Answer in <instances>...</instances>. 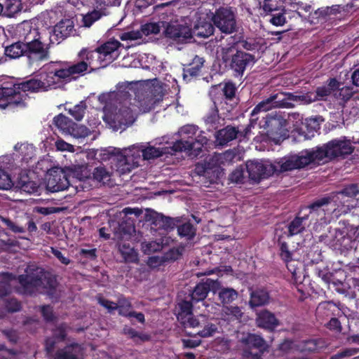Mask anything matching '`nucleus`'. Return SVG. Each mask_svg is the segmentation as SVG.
Segmentation results:
<instances>
[{"label": "nucleus", "instance_id": "obj_8", "mask_svg": "<svg viewBox=\"0 0 359 359\" xmlns=\"http://www.w3.org/2000/svg\"><path fill=\"white\" fill-rule=\"evenodd\" d=\"M55 342L53 339H46L44 349L48 359H82L84 348L81 344L72 342L55 350Z\"/></svg>", "mask_w": 359, "mask_h": 359}, {"label": "nucleus", "instance_id": "obj_57", "mask_svg": "<svg viewBox=\"0 0 359 359\" xmlns=\"http://www.w3.org/2000/svg\"><path fill=\"white\" fill-rule=\"evenodd\" d=\"M330 15H331L329 12L328 6L322 7L315 11L313 13H310V16H309L308 20L311 23H316L315 20L318 22L320 19H325Z\"/></svg>", "mask_w": 359, "mask_h": 359}, {"label": "nucleus", "instance_id": "obj_11", "mask_svg": "<svg viewBox=\"0 0 359 359\" xmlns=\"http://www.w3.org/2000/svg\"><path fill=\"white\" fill-rule=\"evenodd\" d=\"M334 198L331 196H325L318 198L311 203L308 206L309 213L306 215L307 219L314 221L315 223H324L326 222V215L336 210Z\"/></svg>", "mask_w": 359, "mask_h": 359}, {"label": "nucleus", "instance_id": "obj_4", "mask_svg": "<svg viewBox=\"0 0 359 359\" xmlns=\"http://www.w3.org/2000/svg\"><path fill=\"white\" fill-rule=\"evenodd\" d=\"M180 140L174 142L173 145L167 148L173 152L194 151L196 156L202 151L207 143V138L198 132V128L194 125H187L182 127L179 131Z\"/></svg>", "mask_w": 359, "mask_h": 359}, {"label": "nucleus", "instance_id": "obj_36", "mask_svg": "<svg viewBox=\"0 0 359 359\" xmlns=\"http://www.w3.org/2000/svg\"><path fill=\"white\" fill-rule=\"evenodd\" d=\"M115 119L120 125L128 126L133 124L135 121L133 112L132 109L128 107H121L115 114Z\"/></svg>", "mask_w": 359, "mask_h": 359}, {"label": "nucleus", "instance_id": "obj_30", "mask_svg": "<svg viewBox=\"0 0 359 359\" xmlns=\"http://www.w3.org/2000/svg\"><path fill=\"white\" fill-rule=\"evenodd\" d=\"M216 294L218 295V300L224 306L232 303L238 297V292L236 290L222 286L221 281H219V287Z\"/></svg>", "mask_w": 359, "mask_h": 359}, {"label": "nucleus", "instance_id": "obj_43", "mask_svg": "<svg viewBox=\"0 0 359 359\" xmlns=\"http://www.w3.org/2000/svg\"><path fill=\"white\" fill-rule=\"evenodd\" d=\"M18 187L24 191L32 194L39 189V185L36 182L29 180L28 176H21L18 182Z\"/></svg>", "mask_w": 359, "mask_h": 359}, {"label": "nucleus", "instance_id": "obj_12", "mask_svg": "<svg viewBox=\"0 0 359 359\" xmlns=\"http://www.w3.org/2000/svg\"><path fill=\"white\" fill-rule=\"evenodd\" d=\"M122 46L117 40H111L102 43L94 50L93 57L96 67H104L115 60L119 55L118 48Z\"/></svg>", "mask_w": 359, "mask_h": 359}, {"label": "nucleus", "instance_id": "obj_3", "mask_svg": "<svg viewBox=\"0 0 359 359\" xmlns=\"http://www.w3.org/2000/svg\"><path fill=\"white\" fill-rule=\"evenodd\" d=\"M312 150L316 161L319 163L324 159L331 161L338 158H344L354 151L355 147L349 139L342 136L333 139L322 146L316 147Z\"/></svg>", "mask_w": 359, "mask_h": 359}, {"label": "nucleus", "instance_id": "obj_25", "mask_svg": "<svg viewBox=\"0 0 359 359\" xmlns=\"http://www.w3.org/2000/svg\"><path fill=\"white\" fill-rule=\"evenodd\" d=\"M205 60L198 55H195L191 62L184 65L183 79L187 82L190 81L193 78L199 75L203 67Z\"/></svg>", "mask_w": 359, "mask_h": 359}, {"label": "nucleus", "instance_id": "obj_23", "mask_svg": "<svg viewBox=\"0 0 359 359\" xmlns=\"http://www.w3.org/2000/svg\"><path fill=\"white\" fill-rule=\"evenodd\" d=\"M249 306L254 309L264 306L269 304L271 297L269 292L264 287H257L255 290L250 288Z\"/></svg>", "mask_w": 359, "mask_h": 359}, {"label": "nucleus", "instance_id": "obj_39", "mask_svg": "<svg viewBox=\"0 0 359 359\" xmlns=\"http://www.w3.org/2000/svg\"><path fill=\"white\" fill-rule=\"evenodd\" d=\"M4 6V15L12 18L21 11L22 4L21 0H6Z\"/></svg>", "mask_w": 359, "mask_h": 359}, {"label": "nucleus", "instance_id": "obj_32", "mask_svg": "<svg viewBox=\"0 0 359 359\" xmlns=\"http://www.w3.org/2000/svg\"><path fill=\"white\" fill-rule=\"evenodd\" d=\"M178 221L175 219L164 216L162 214L156 213L153 216V224L157 226L158 229H163L165 230H172L177 226Z\"/></svg>", "mask_w": 359, "mask_h": 359}, {"label": "nucleus", "instance_id": "obj_19", "mask_svg": "<svg viewBox=\"0 0 359 359\" xmlns=\"http://www.w3.org/2000/svg\"><path fill=\"white\" fill-rule=\"evenodd\" d=\"M70 183L67 175L62 170L55 171L50 174L47 180L46 189L52 193L66 190Z\"/></svg>", "mask_w": 359, "mask_h": 359}, {"label": "nucleus", "instance_id": "obj_5", "mask_svg": "<svg viewBox=\"0 0 359 359\" xmlns=\"http://www.w3.org/2000/svg\"><path fill=\"white\" fill-rule=\"evenodd\" d=\"M222 60L226 67L233 72L235 77H242L248 68H251L257 60L254 55L234 47L222 48Z\"/></svg>", "mask_w": 359, "mask_h": 359}, {"label": "nucleus", "instance_id": "obj_16", "mask_svg": "<svg viewBox=\"0 0 359 359\" xmlns=\"http://www.w3.org/2000/svg\"><path fill=\"white\" fill-rule=\"evenodd\" d=\"M17 280L20 284L18 292L22 294L32 295L43 283L41 276L34 273L19 275Z\"/></svg>", "mask_w": 359, "mask_h": 359}, {"label": "nucleus", "instance_id": "obj_53", "mask_svg": "<svg viewBox=\"0 0 359 359\" xmlns=\"http://www.w3.org/2000/svg\"><path fill=\"white\" fill-rule=\"evenodd\" d=\"M184 251V247L182 245H180L177 248H170L167 252L164 254L163 259L165 261L168 262L176 261L182 257Z\"/></svg>", "mask_w": 359, "mask_h": 359}, {"label": "nucleus", "instance_id": "obj_41", "mask_svg": "<svg viewBox=\"0 0 359 359\" xmlns=\"http://www.w3.org/2000/svg\"><path fill=\"white\" fill-rule=\"evenodd\" d=\"M203 323L204 324H202L201 327H203L202 330L197 332V335L199 337L203 338L212 337L217 332V325L211 323L206 316Z\"/></svg>", "mask_w": 359, "mask_h": 359}, {"label": "nucleus", "instance_id": "obj_29", "mask_svg": "<svg viewBox=\"0 0 359 359\" xmlns=\"http://www.w3.org/2000/svg\"><path fill=\"white\" fill-rule=\"evenodd\" d=\"M53 125L65 136L69 135L74 121L63 114H59L53 119Z\"/></svg>", "mask_w": 359, "mask_h": 359}, {"label": "nucleus", "instance_id": "obj_62", "mask_svg": "<svg viewBox=\"0 0 359 359\" xmlns=\"http://www.w3.org/2000/svg\"><path fill=\"white\" fill-rule=\"evenodd\" d=\"M280 257L287 264L292 260V254L289 250L287 243L285 241L280 244Z\"/></svg>", "mask_w": 359, "mask_h": 359}, {"label": "nucleus", "instance_id": "obj_31", "mask_svg": "<svg viewBox=\"0 0 359 359\" xmlns=\"http://www.w3.org/2000/svg\"><path fill=\"white\" fill-rule=\"evenodd\" d=\"M351 243V238L348 236V233L346 231L341 229L335 230L334 234L331 240V244L335 249H347L350 247Z\"/></svg>", "mask_w": 359, "mask_h": 359}, {"label": "nucleus", "instance_id": "obj_37", "mask_svg": "<svg viewBox=\"0 0 359 359\" xmlns=\"http://www.w3.org/2000/svg\"><path fill=\"white\" fill-rule=\"evenodd\" d=\"M220 88L222 91L224 96L226 100H231L236 95V87L234 83L232 82L225 83L223 87H222V84L212 86L211 90L210 93L212 95L215 93V90Z\"/></svg>", "mask_w": 359, "mask_h": 359}, {"label": "nucleus", "instance_id": "obj_20", "mask_svg": "<svg viewBox=\"0 0 359 359\" xmlns=\"http://www.w3.org/2000/svg\"><path fill=\"white\" fill-rule=\"evenodd\" d=\"M222 158L219 154L214 155L209 158V166L208 167V174L205 173L204 178L207 180L205 183H218L223 175V169L221 167Z\"/></svg>", "mask_w": 359, "mask_h": 359}, {"label": "nucleus", "instance_id": "obj_13", "mask_svg": "<svg viewBox=\"0 0 359 359\" xmlns=\"http://www.w3.org/2000/svg\"><path fill=\"white\" fill-rule=\"evenodd\" d=\"M79 61L67 67L70 79H76L88 72V67L95 65L93 52L89 48H83L78 53Z\"/></svg>", "mask_w": 359, "mask_h": 359}, {"label": "nucleus", "instance_id": "obj_56", "mask_svg": "<svg viewBox=\"0 0 359 359\" xmlns=\"http://www.w3.org/2000/svg\"><path fill=\"white\" fill-rule=\"evenodd\" d=\"M242 47L250 51H259L262 46L261 39L255 38H248L241 42Z\"/></svg>", "mask_w": 359, "mask_h": 359}, {"label": "nucleus", "instance_id": "obj_47", "mask_svg": "<svg viewBox=\"0 0 359 359\" xmlns=\"http://www.w3.org/2000/svg\"><path fill=\"white\" fill-rule=\"evenodd\" d=\"M68 326L66 323H61L53 330V336L46 339H53L55 344L57 341H64L67 339Z\"/></svg>", "mask_w": 359, "mask_h": 359}, {"label": "nucleus", "instance_id": "obj_27", "mask_svg": "<svg viewBox=\"0 0 359 359\" xmlns=\"http://www.w3.org/2000/svg\"><path fill=\"white\" fill-rule=\"evenodd\" d=\"M238 128L227 126L218 130L216 134V142L220 146L226 145L229 142L238 138Z\"/></svg>", "mask_w": 359, "mask_h": 359}, {"label": "nucleus", "instance_id": "obj_61", "mask_svg": "<svg viewBox=\"0 0 359 359\" xmlns=\"http://www.w3.org/2000/svg\"><path fill=\"white\" fill-rule=\"evenodd\" d=\"M41 316L46 323L53 322L56 317L50 305H43L40 308Z\"/></svg>", "mask_w": 359, "mask_h": 359}, {"label": "nucleus", "instance_id": "obj_55", "mask_svg": "<svg viewBox=\"0 0 359 359\" xmlns=\"http://www.w3.org/2000/svg\"><path fill=\"white\" fill-rule=\"evenodd\" d=\"M44 282H43L42 285H43L44 287L47 290V292L48 295L52 296L56 292V288L57 286V281L56 278L50 274L44 276L43 279Z\"/></svg>", "mask_w": 359, "mask_h": 359}, {"label": "nucleus", "instance_id": "obj_49", "mask_svg": "<svg viewBox=\"0 0 359 359\" xmlns=\"http://www.w3.org/2000/svg\"><path fill=\"white\" fill-rule=\"evenodd\" d=\"M165 22L163 21L158 22H148L141 27V32L145 36L158 34L161 27H164Z\"/></svg>", "mask_w": 359, "mask_h": 359}, {"label": "nucleus", "instance_id": "obj_1", "mask_svg": "<svg viewBox=\"0 0 359 359\" xmlns=\"http://www.w3.org/2000/svg\"><path fill=\"white\" fill-rule=\"evenodd\" d=\"M44 73L40 79L31 78L20 82L8 79L0 84V107L24 108L29 97L27 93H38L56 88L57 83L49 69L48 65L43 66Z\"/></svg>", "mask_w": 359, "mask_h": 359}, {"label": "nucleus", "instance_id": "obj_52", "mask_svg": "<svg viewBox=\"0 0 359 359\" xmlns=\"http://www.w3.org/2000/svg\"><path fill=\"white\" fill-rule=\"evenodd\" d=\"M224 315L228 316V320L241 321L243 316V312L238 306H225Z\"/></svg>", "mask_w": 359, "mask_h": 359}, {"label": "nucleus", "instance_id": "obj_14", "mask_svg": "<svg viewBox=\"0 0 359 359\" xmlns=\"http://www.w3.org/2000/svg\"><path fill=\"white\" fill-rule=\"evenodd\" d=\"M246 169L250 180L255 182H259L262 179L268 178L273 175L276 172V165L255 160L246 163Z\"/></svg>", "mask_w": 359, "mask_h": 359}, {"label": "nucleus", "instance_id": "obj_24", "mask_svg": "<svg viewBox=\"0 0 359 359\" xmlns=\"http://www.w3.org/2000/svg\"><path fill=\"white\" fill-rule=\"evenodd\" d=\"M256 323L259 327L273 331L279 325V320L273 313L264 309L257 314Z\"/></svg>", "mask_w": 359, "mask_h": 359}, {"label": "nucleus", "instance_id": "obj_59", "mask_svg": "<svg viewBox=\"0 0 359 359\" xmlns=\"http://www.w3.org/2000/svg\"><path fill=\"white\" fill-rule=\"evenodd\" d=\"M123 332L126 335H128L131 339H135V337L139 338L142 341H148L150 340L151 337L147 334L140 333L136 331L135 329L126 326L123 329Z\"/></svg>", "mask_w": 359, "mask_h": 359}, {"label": "nucleus", "instance_id": "obj_17", "mask_svg": "<svg viewBox=\"0 0 359 359\" xmlns=\"http://www.w3.org/2000/svg\"><path fill=\"white\" fill-rule=\"evenodd\" d=\"M165 24L164 30L165 37L180 43H184L191 39V29L188 26L166 22Z\"/></svg>", "mask_w": 359, "mask_h": 359}, {"label": "nucleus", "instance_id": "obj_63", "mask_svg": "<svg viewBox=\"0 0 359 359\" xmlns=\"http://www.w3.org/2000/svg\"><path fill=\"white\" fill-rule=\"evenodd\" d=\"M13 182L10 175L0 168V189H9L12 187Z\"/></svg>", "mask_w": 359, "mask_h": 359}, {"label": "nucleus", "instance_id": "obj_40", "mask_svg": "<svg viewBox=\"0 0 359 359\" xmlns=\"http://www.w3.org/2000/svg\"><path fill=\"white\" fill-rule=\"evenodd\" d=\"M177 227L178 235L182 238H185L187 241L192 240L196 236V229L189 222L179 226L177 225Z\"/></svg>", "mask_w": 359, "mask_h": 359}, {"label": "nucleus", "instance_id": "obj_7", "mask_svg": "<svg viewBox=\"0 0 359 359\" xmlns=\"http://www.w3.org/2000/svg\"><path fill=\"white\" fill-rule=\"evenodd\" d=\"M237 8L229 5L220 6L212 13L211 20L221 33L229 35L237 32Z\"/></svg>", "mask_w": 359, "mask_h": 359}, {"label": "nucleus", "instance_id": "obj_22", "mask_svg": "<svg viewBox=\"0 0 359 359\" xmlns=\"http://www.w3.org/2000/svg\"><path fill=\"white\" fill-rule=\"evenodd\" d=\"M215 26L213 25L211 18L200 17L195 22L191 29V37L193 34L201 38H208L212 35Z\"/></svg>", "mask_w": 359, "mask_h": 359}, {"label": "nucleus", "instance_id": "obj_26", "mask_svg": "<svg viewBox=\"0 0 359 359\" xmlns=\"http://www.w3.org/2000/svg\"><path fill=\"white\" fill-rule=\"evenodd\" d=\"M74 29L73 22L69 19L62 20L53 29V36L57 42L68 37Z\"/></svg>", "mask_w": 359, "mask_h": 359}, {"label": "nucleus", "instance_id": "obj_38", "mask_svg": "<svg viewBox=\"0 0 359 359\" xmlns=\"http://www.w3.org/2000/svg\"><path fill=\"white\" fill-rule=\"evenodd\" d=\"M132 307V302L129 298L126 297L123 294L118 296L116 310H118L119 316L127 318L128 313L133 311Z\"/></svg>", "mask_w": 359, "mask_h": 359}, {"label": "nucleus", "instance_id": "obj_35", "mask_svg": "<svg viewBox=\"0 0 359 359\" xmlns=\"http://www.w3.org/2000/svg\"><path fill=\"white\" fill-rule=\"evenodd\" d=\"M93 176L86 177V180H93L103 184L108 183L111 180V172L104 166H98L94 168Z\"/></svg>", "mask_w": 359, "mask_h": 359}, {"label": "nucleus", "instance_id": "obj_64", "mask_svg": "<svg viewBox=\"0 0 359 359\" xmlns=\"http://www.w3.org/2000/svg\"><path fill=\"white\" fill-rule=\"evenodd\" d=\"M2 334L12 344H15L19 341V334L17 330L13 329H4L1 330Z\"/></svg>", "mask_w": 359, "mask_h": 359}, {"label": "nucleus", "instance_id": "obj_2", "mask_svg": "<svg viewBox=\"0 0 359 359\" xmlns=\"http://www.w3.org/2000/svg\"><path fill=\"white\" fill-rule=\"evenodd\" d=\"M17 32L18 40L5 48L6 57L17 59L26 56L31 65H39L50 58L51 36H49L50 41L46 42L43 34L28 23L18 26Z\"/></svg>", "mask_w": 359, "mask_h": 359}, {"label": "nucleus", "instance_id": "obj_10", "mask_svg": "<svg viewBox=\"0 0 359 359\" xmlns=\"http://www.w3.org/2000/svg\"><path fill=\"white\" fill-rule=\"evenodd\" d=\"M239 341L243 346V356L244 358L261 359L262 354L269 348L266 341L256 334L243 332Z\"/></svg>", "mask_w": 359, "mask_h": 359}, {"label": "nucleus", "instance_id": "obj_48", "mask_svg": "<svg viewBox=\"0 0 359 359\" xmlns=\"http://www.w3.org/2000/svg\"><path fill=\"white\" fill-rule=\"evenodd\" d=\"M317 311H323V314L325 316L337 315V312L339 313L340 309L339 306L333 302H323L318 304Z\"/></svg>", "mask_w": 359, "mask_h": 359}, {"label": "nucleus", "instance_id": "obj_18", "mask_svg": "<svg viewBox=\"0 0 359 359\" xmlns=\"http://www.w3.org/2000/svg\"><path fill=\"white\" fill-rule=\"evenodd\" d=\"M285 116L280 112H271L266 116L265 126L267 131L272 135H282L287 130V121Z\"/></svg>", "mask_w": 359, "mask_h": 359}, {"label": "nucleus", "instance_id": "obj_54", "mask_svg": "<svg viewBox=\"0 0 359 359\" xmlns=\"http://www.w3.org/2000/svg\"><path fill=\"white\" fill-rule=\"evenodd\" d=\"M104 13L101 11L93 10L92 12L88 13L83 18V25L90 27L95 22L100 20Z\"/></svg>", "mask_w": 359, "mask_h": 359}, {"label": "nucleus", "instance_id": "obj_42", "mask_svg": "<svg viewBox=\"0 0 359 359\" xmlns=\"http://www.w3.org/2000/svg\"><path fill=\"white\" fill-rule=\"evenodd\" d=\"M142 156L144 159L150 160L156 158H158L162 156L164 154H174L175 152H173L172 150L170 151H163V148H156L155 147L149 146L145 147L142 150Z\"/></svg>", "mask_w": 359, "mask_h": 359}, {"label": "nucleus", "instance_id": "obj_51", "mask_svg": "<svg viewBox=\"0 0 359 359\" xmlns=\"http://www.w3.org/2000/svg\"><path fill=\"white\" fill-rule=\"evenodd\" d=\"M194 303L191 299L190 301L182 300L179 303L178 319L182 320L187 316H192Z\"/></svg>", "mask_w": 359, "mask_h": 359}, {"label": "nucleus", "instance_id": "obj_44", "mask_svg": "<svg viewBox=\"0 0 359 359\" xmlns=\"http://www.w3.org/2000/svg\"><path fill=\"white\" fill-rule=\"evenodd\" d=\"M304 219H307L305 215L302 217L297 216L290 222L287 226L289 236H292L297 235L304 230V226L302 224Z\"/></svg>", "mask_w": 359, "mask_h": 359}, {"label": "nucleus", "instance_id": "obj_50", "mask_svg": "<svg viewBox=\"0 0 359 359\" xmlns=\"http://www.w3.org/2000/svg\"><path fill=\"white\" fill-rule=\"evenodd\" d=\"M87 109V105L85 101H81L79 104H76L73 108L68 109V113L74 117V118L80 121L83 119L86 110Z\"/></svg>", "mask_w": 359, "mask_h": 359}, {"label": "nucleus", "instance_id": "obj_45", "mask_svg": "<svg viewBox=\"0 0 359 359\" xmlns=\"http://www.w3.org/2000/svg\"><path fill=\"white\" fill-rule=\"evenodd\" d=\"M120 252L125 262L137 263L139 261L138 255L133 248L126 246V244L121 245L119 248Z\"/></svg>", "mask_w": 359, "mask_h": 359}, {"label": "nucleus", "instance_id": "obj_6", "mask_svg": "<svg viewBox=\"0 0 359 359\" xmlns=\"http://www.w3.org/2000/svg\"><path fill=\"white\" fill-rule=\"evenodd\" d=\"M316 92H309L305 95L302 96L294 95L292 93H278L271 95L269 97L262 100L257 104L252 111V115L260 111H266L271 108H292L294 105L292 102L304 100L309 103H311L319 101V100H316Z\"/></svg>", "mask_w": 359, "mask_h": 359}, {"label": "nucleus", "instance_id": "obj_21", "mask_svg": "<svg viewBox=\"0 0 359 359\" xmlns=\"http://www.w3.org/2000/svg\"><path fill=\"white\" fill-rule=\"evenodd\" d=\"M341 83L336 78H330L322 86H318L315 90L316 93V100L319 101H327L331 95L335 98L336 91H339Z\"/></svg>", "mask_w": 359, "mask_h": 359}, {"label": "nucleus", "instance_id": "obj_15", "mask_svg": "<svg viewBox=\"0 0 359 359\" xmlns=\"http://www.w3.org/2000/svg\"><path fill=\"white\" fill-rule=\"evenodd\" d=\"M219 287V280L206 278L202 279L194 287L190 294L191 299L194 302H203L210 292L216 294Z\"/></svg>", "mask_w": 359, "mask_h": 359}, {"label": "nucleus", "instance_id": "obj_60", "mask_svg": "<svg viewBox=\"0 0 359 359\" xmlns=\"http://www.w3.org/2000/svg\"><path fill=\"white\" fill-rule=\"evenodd\" d=\"M205 316V315H200L198 316H189L187 320L184 323V327H201L202 324H204L203 323L204 321Z\"/></svg>", "mask_w": 359, "mask_h": 359}, {"label": "nucleus", "instance_id": "obj_9", "mask_svg": "<svg viewBox=\"0 0 359 359\" xmlns=\"http://www.w3.org/2000/svg\"><path fill=\"white\" fill-rule=\"evenodd\" d=\"M314 162L313 150H306L301 154H290L276 159L273 165H276V172H285L304 168Z\"/></svg>", "mask_w": 359, "mask_h": 359}, {"label": "nucleus", "instance_id": "obj_28", "mask_svg": "<svg viewBox=\"0 0 359 359\" xmlns=\"http://www.w3.org/2000/svg\"><path fill=\"white\" fill-rule=\"evenodd\" d=\"M48 65L57 84L62 81L71 80L67 67L65 65L64 62H50Z\"/></svg>", "mask_w": 359, "mask_h": 359}, {"label": "nucleus", "instance_id": "obj_34", "mask_svg": "<svg viewBox=\"0 0 359 359\" xmlns=\"http://www.w3.org/2000/svg\"><path fill=\"white\" fill-rule=\"evenodd\" d=\"M359 194V187L357 184H351L345 186L341 191L334 193L332 198H334V203L337 204L338 201L343 199L344 196L348 198L355 197Z\"/></svg>", "mask_w": 359, "mask_h": 359}, {"label": "nucleus", "instance_id": "obj_46", "mask_svg": "<svg viewBox=\"0 0 359 359\" xmlns=\"http://www.w3.org/2000/svg\"><path fill=\"white\" fill-rule=\"evenodd\" d=\"M71 128L69 135L74 138H85L91 134V131L88 127L75 122H74V126Z\"/></svg>", "mask_w": 359, "mask_h": 359}, {"label": "nucleus", "instance_id": "obj_33", "mask_svg": "<svg viewBox=\"0 0 359 359\" xmlns=\"http://www.w3.org/2000/svg\"><path fill=\"white\" fill-rule=\"evenodd\" d=\"M219 119V110L215 102H214L208 112L204 116L203 120L208 129L210 130V128L216 129L217 128Z\"/></svg>", "mask_w": 359, "mask_h": 359}, {"label": "nucleus", "instance_id": "obj_58", "mask_svg": "<svg viewBox=\"0 0 359 359\" xmlns=\"http://www.w3.org/2000/svg\"><path fill=\"white\" fill-rule=\"evenodd\" d=\"M339 91H336L335 93V98L336 100H341L344 102H347L349 100L353 95V88L351 86H344L341 88L339 87Z\"/></svg>", "mask_w": 359, "mask_h": 359}]
</instances>
